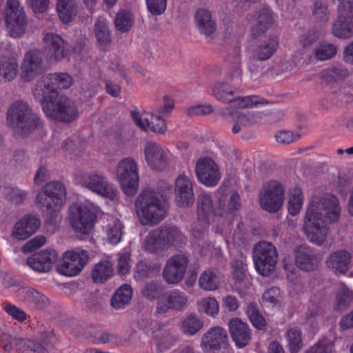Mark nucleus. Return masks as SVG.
Segmentation results:
<instances>
[{
    "instance_id": "obj_1",
    "label": "nucleus",
    "mask_w": 353,
    "mask_h": 353,
    "mask_svg": "<svg viewBox=\"0 0 353 353\" xmlns=\"http://www.w3.org/2000/svg\"><path fill=\"white\" fill-rule=\"evenodd\" d=\"M72 83L73 79L68 73L50 74L37 81L33 95L48 117L65 123L78 117L75 103L57 91V88H68Z\"/></svg>"
},
{
    "instance_id": "obj_44",
    "label": "nucleus",
    "mask_w": 353,
    "mask_h": 353,
    "mask_svg": "<svg viewBox=\"0 0 353 353\" xmlns=\"http://www.w3.org/2000/svg\"><path fill=\"white\" fill-rule=\"evenodd\" d=\"M94 34L99 45L106 47L111 43L110 32L107 23L99 19L94 24Z\"/></svg>"
},
{
    "instance_id": "obj_22",
    "label": "nucleus",
    "mask_w": 353,
    "mask_h": 353,
    "mask_svg": "<svg viewBox=\"0 0 353 353\" xmlns=\"http://www.w3.org/2000/svg\"><path fill=\"white\" fill-rule=\"evenodd\" d=\"M57 259L58 254L54 250L47 249L34 253L28 258L27 264L35 271L47 272L51 270Z\"/></svg>"
},
{
    "instance_id": "obj_19",
    "label": "nucleus",
    "mask_w": 353,
    "mask_h": 353,
    "mask_svg": "<svg viewBox=\"0 0 353 353\" xmlns=\"http://www.w3.org/2000/svg\"><path fill=\"white\" fill-rule=\"evenodd\" d=\"M174 201L179 207L186 208L194 202L192 184L185 175L178 176L174 184Z\"/></svg>"
},
{
    "instance_id": "obj_28",
    "label": "nucleus",
    "mask_w": 353,
    "mask_h": 353,
    "mask_svg": "<svg viewBox=\"0 0 353 353\" xmlns=\"http://www.w3.org/2000/svg\"><path fill=\"white\" fill-rule=\"evenodd\" d=\"M272 23L271 11L268 7H263L256 12L255 19L250 30L251 35L256 39L263 35Z\"/></svg>"
},
{
    "instance_id": "obj_61",
    "label": "nucleus",
    "mask_w": 353,
    "mask_h": 353,
    "mask_svg": "<svg viewBox=\"0 0 353 353\" xmlns=\"http://www.w3.org/2000/svg\"><path fill=\"white\" fill-rule=\"evenodd\" d=\"M300 136L290 131H281L276 135V139L281 144H290L299 139Z\"/></svg>"
},
{
    "instance_id": "obj_34",
    "label": "nucleus",
    "mask_w": 353,
    "mask_h": 353,
    "mask_svg": "<svg viewBox=\"0 0 353 353\" xmlns=\"http://www.w3.org/2000/svg\"><path fill=\"white\" fill-rule=\"evenodd\" d=\"M112 264L109 261L97 263L92 271V279L95 283H103L112 275Z\"/></svg>"
},
{
    "instance_id": "obj_18",
    "label": "nucleus",
    "mask_w": 353,
    "mask_h": 353,
    "mask_svg": "<svg viewBox=\"0 0 353 353\" xmlns=\"http://www.w3.org/2000/svg\"><path fill=\"white\" fill-rule=\"evenodd\" d=\"M43 41L50 57L57 61L67 58L71 54L72 46L59 34L47 33Z\"/></svg>"
},
{
    "instance_id": "obj_39",
    "label": "nucleus",
    "mask_w": 353,
    "mask_h": 353,
    "mask_svg": "<svg viewBox=\"0 0 353 353\" xmlns=\"http://www.w3.org/2000/svg\"><path fill=\"white\" fill-rule=\"evenodd\" d=\"M214 208L210 194L202 193L197 197V214L199 219H207L214 214Z\"/></svg>"
},
{
    "instance_id": "obj_60",
    "label": "nucleus",
    "mask_w": 353,
    "mask_h": 353,
    "mask_svg": "<svg viewBox=\"0 0 353 353\" xmlns=\"http://www.w3.org/2000/svg\"><path fill=\"white\" fill-rule=\"evenodd\" d=\"M5 311L19 321H23L27 318V315L23 310L10 303L5 306Z\"/></svg>"
},
{
    "instance_id": "obj_40",
    "label": "nucleus",
    "mask_w": 353,
    "mask_h": 353,
    "mask_svg": "<svg viewBox=\"0 0 353 353\" xmlns=\"http://www.w3.org/2000/svg\"><path fill=\"white\" fill-rule=\"evenodd\" d=\"M163 292L164 286L157 281L146 282L141 290L142 296L149 301L159 299Z\"/></svg>"
},
{
    "instance_id": "obj_12",
    "label": "nucleus",
    "mask_w": 353,
    "mask_h": 353,
    "mask_svg": "<svg viewBox=\"0 0 353 353\" xmlns=\"http://www.w3.org/2000/svg\"><path fill=\"white\" fill-rule=\"evenodd\" d=\"M95 219V214L85 205L73 204L70 208V224L76 232L82 234L90 233Z\"/></svg>"
},
{
    "instance_id": "obj_33",
    "label": "nucleus",
    "mask_w": 353,
    "mask_h": 353,
    "mask_svg": "<svg viewBox=\"0 0 353 353\" xmlns=\"http://www.w3.org/2000/svg\"><path fill=\"white\" fill-rule=\"evenodd\" d=\"M132 296V290L128 284H123L113 294L110 304L114 309L119 310L127 305Z\"/></svg>"
},
{
    "instance_id": "obj_41",
    "label": "nucleus",
    "mask_w": 353,
    "mask_h": 353,
    "mask_svg": "<svg viewBox=\"0 0 353 353\" xmlns=\"http://www.w3.org/2000/svg\"><path fill=\"white\" fill-rule=\"evenodd\" d=\"M161 264L147 261H139L134 269V276L137 279H143L151 276L154 272H159Z\"/></svg>"
},
{
    "instance_id": "obj_15",
    "label": "nucleus",
    "mask_w": 353,
    "mask_h": 353,
    "mask_svg": "<svg viewBox=\"0 0 353 353\" xmlns=\"http://www.w3.org/2000/svg\"><path fill=\"white\" fill-rule=\"evenodd\" d=\"M85 187L93 192L111 200L114 199L118 191L106 176L97 172L90 174L85 181Z\"/></svg>"
},
{
    "instance_id": "obj_64",
    "label": "nucleus",
    "mask_w": 353,
    "mask_h": 353,
    "mask_svg": "<svg viewBox=\"0 0 353 353\" xmlns=\"http://www.w3.org/2000/svg\"><path fill=\"white\" fill-rule=\"evenodd\" d=\"M319 38V34L316 31L310 30L301 37L300 42L304 49L308 48L314 43Z\"/></svg>"
},
{
    "instance_id": "obj_31",
    "label": "nucleus",
    "mask_w": 353,
    "mask_h": 353,
    "mask_svg": "<svg viewBox=\"0 0 353 353\" xmlns=\"http://www.w3.org/2000/svg\"><path fill=\"white\" fill-rule=\"evenodd\" d=\"M332 33L335 37L341 39H346L352 37L353 16L348 14L338 12L337 19L333 23Z\"/></svg>"
},
{
    "instance_id": "obj_25",
    "label": "nucleus",
    "mask_w": 353,
    "mask_h": 353,
    "mask_svg": "<svg viewBox=\"0 0 353 353\" xmlns=\"http://www.w3.org/2000/svg\"><path fill=\"white\" fill-rule=\"evenodd\" d=\"M194 18L199 32L205 37L208 41L214 40L217 35V28L211 12L205 9H199Z\"/></svg>"
},
{
    "instance_id": "obj_51",
    "label": "nucleus",
    "mask_w": 353,
    "mask_h": 353,
    "mask_svg": "<svg viewBox=\"0 0 353 353\" xmlns=\"http://www.w3.org/2000/svg\"><path fill=\"white\" fill-rule=\"evenodd\" d=\"M303 195L302 192L299 188H294L290 193V198L288 201V211L289 213L294 216L297 214L303 204Z\"/></svg>"
},
{
    "instance_id": "obj_7",
    "label": "nucleus",
    "mask_w": 353,
    "mask_h": 353,
    "mask_svg": "<svg viewBox=\"0 0 353 353\" xmlns=\"http://www.w3.org/2000/svg\"><path fill=\"white\" fill-rule=\"evenodd\" d=\"M285 190L278 181H270L263 184L259 193L261 208L270 213L279 211L283 203Z\"/></svg>"
},
{
    "instance_id": "obj_24",
    "label": "nucleus",
    "mask_w": 353,
    "mask_h": 353,
    "mask_svg": "<svg viewBox=\"0 0 353 353\" xmlns=\"http://www.w3.org/2000/svg\"><path fill=\"white\" fill-rule=\"evenodd\" d=\"M352 254L345 250L332 252L326 258L325 265L335 274H345L350 269Z\"/></svg>"
},
{
    "instance_id": "obj_5",
    "label": "nucleus",
    "mask_w": 353,
    "mask_h": 353,
    "mask_svg": "<svg viewBox=\"0 0 353 353\" xmlns=\"http://www.w3.org/2000/svg\"><path fill=\"white\" fill-rule=\"evenodd\" d=\"M182 234L174 225H161L151 230L145 239L144 250L150 253L162 251L181 241Z\"/></svg>"
},
{
    "instance_id": "obj_52",
    "label": "nucleus",
    "mask_w": 353,
    "mask_h": 353,
    "mask_svg": "<svg viewBox=\"0 0 353 353\" xmlns=\"http://www.w3.org/2000/svg\"><path fill=\"white\" fill-rule=\"evenodd\" d=\"M337 48L331 43L320 44L315 48L314 57L321 61L332 58L336 53Z\"/></svg>"
},
{
    "instance_id": "obj_55",
    "label": "nucleus",
    "mask_w": 353,
    "mask_h": 353,
    "mask_svg": "<svg viewBox=\"0 0 353 353\" xmlns=\"http://www.w3.org/2000/svg\"><path fill=\"white\" fill-rule=\"evenodd\" d=\"M232 267L233 278L235 279L236 283H241L243 282L247 278L245 272L243 261L241 259L235 260L233 262Z\"/></svg>"
},
{
    "instance_id": "obj_36",
    "label": "nucleus",
    "mask_w": 353,
    "mask_h": 353,
    "mask_svg": "<svg viewBox=\"0 0 353 353\" xmlns=\"http://www.w3.org/2000/svg\"><path fill=\"white\" fill-rule=\"evenodd\" d=\"M57 10L61 21L67 23L76 15V3L74 0H58Z\"/></svg>"
},
{
    "instance_id": "obj_35",
    "label": "nucleus",
    "mask_w": 353,
    "mask_h": 353,
    "mask_svg": "<svg viewBox=\"0 0 353 353\" xmlns=\"http://www.w3.org/2000/svg\"><path fill=\"white\" fill-rule=\"evenodd\" d=\"M36 202L41 208H45L46 212L53 216H56V212L63 205V200L60 199L59 203H55V197L53 195L39 192Z\"/></svg>"
},
{
    "instance_id": "obj_56",
    "label": "nucleus",
    "mask_w": 353,
    "mask_h": 353,
    "mask_svg": "<svg viewBox=\"0 0 353 353\" xmlns=\"http://www.w3.org/2000/svg\"><path fill=\"white\" fill-rule=\"evenodd\" d=\"M149 12L154 15H159L166 9V0H146Z\"/></svg>"
},
{
    "instance_id": "obj_57",
    "label": "nucleus",
    "mask_w": 353,
    "mask_h": 353,
    "mask_svg": "<svg viewBox=\"0 0 353 353\" xmlns=\"http://www.w3.org/2000/svg\"><path fill=\"white\" fill-rule=\"evenodd\" d=\"M46 241L44 236H37L28 241L22 248L21 251L24 253L32 252L34 250L42 246Z\"/></svg>"
},
{
    "instance_id": "obj_48",
    "label": "nucleus",
    "mask_w": 353,
    "mask_h": 353,
    "mask_svg": "<svg viewBox=\"0 0 353 353\" xmlns=\"http://www.w3.org/2000/svg\"><path fill=\"white\" fill-rule=\"evenodd\" d=\"M16 347L21 353H48L40 343L28 339L17 341Z\"/></svg>"
},
{
    "instance_id": "obj_42",
    "label": "nucleus",
    "mask_w": 353,
    "mask_h": 353,
    "mask_svg": "<svg viewBox=\"0 0 353 353\" xmlns=\"http://www.w3.org/2000/svg\"><path fill=\"white\" fill-rule=\"evenodd\" d=\"M24 294L26 299L39 310L45 309L50 303L47 296L34 288L25 289Z\"/></svg>"
},
{
    "instance_id": "obj_45",
    "label": "nucleus",
    "mask_w": 353,
    "mask_h": 353,
    "mask_svg": "<svg viewBox=\"0 0 353 353\" xmlns=\"http://www.w3.org/2000/svg\"><path fill=\"white\" fill-rule=\"evenodd\" d=\"M18 72L16 61L8 59H0V79L10 81L14 79Z\"/></svg>"
},
{
    "instance_id": "obj_17",
    "label": "nucleus",
    "mask_w": 353,
    "mask_h": 353,
    "mask_svg": "<svg viewBox=\"0 0 353 353\" xmlns=\"http://www.w3.org/2000/svg\"><path fill=\"white\" fill-rule=\"evenodd\" d=\"M43 54L38 50L28 52L21 65L22 77L26 81L43 72Z\"/></svg>"
},
{
    "instance_id": "obj_59",
    "label": "nucleus",
    "mask_w": 353,
    "mask_h": 353,
    "mask_svg": "<svg viewBox=\"0 0 353 353\" xmlns=\"http://www.w3.org/2000/svg\"><path fill=\"white\" fill-rule=\"evenodd\" d=\"M280 289L277 287H272L267 290L263 294V300L265 302L276 305L279 301Z\"/></svg>"
},
{
    "instance_id": "obj_26",
    "label": "nucleus",
    "mask_w": 353,
    "mask_h": 353,
    "mask_svg": "<svg viewBox=\"0 0 353 353\" xmlns=\"http://www.w3.org/2000/svg\"><path fill=\"white\" fill-rule=\"evenodd\" d=\"M40 221L35 215H26L15 223L12 236L19 240H25L36 232Z\"/></svg>"
},
{
    "instance_id": "obj_49",
    "label": "nucleus",
    "mask_w": 353,
    "mask_h": 353,
    "mask_svg": "<svg viewBox=\"0 0 353 353\" xmlns=\"http://www.w3.org/2000/svg\"><path fill=\"white\" fill-rule=\"evenodd\" d=\"M147 129L149 128L151 131L159 133L165 134L167 130V125L165 121L161 118V116L154 114H150L147 117L144 118Z\"/></svg>"
},
{
    "instance_id": "obj_21",
    "label": "nucleus",
    "mask_w": 353,
    "mask_h": 353,
    "mask_svg": "<svg viewBox=\"0 0 353 353\" xmlns=\"http://www.w3.org/2000/svg\"><path fill=\"white\" fill-rule=\"evenodd\" d=\"M188 297L179 290H174L164 294L163 298L158 301L156 311L157 314H164L169 309L181 310L186 305Z\"/></svg>"
},
{
    "instance_id": "obj_23",
    "label": "nucleus",
    "mask_w": 353,
    "mask_h": 353,
    "mask_svg": "<svg viewBox=\"0 0 353 353\" xmlns=\"http://www.w3.org/2000/svg\"><path fill=\"white\" fill-rule=\"evenodd\" d=\"M145 156L149 166L156 170H163L168 165V156L160 145L148 142L145 146Z\"/></svg>"
},
{
    "instance_id": "obj_2",
    "label": "nucleus",
    "mask_w": 353,
    "mask_h": 353,
    "mask_svg": "<svg viewBox=\"0 0 353 353\" xmlns=\"http://www.w3.org/2000/svg\"><path fill=\"white\" fill-rule=\"evenodd\" d=\"M322 211L330 223L338 222L341 210L336 196L332 194L313 196L305 213L303 231L310 241L318 245L326 241L328 233Z\"/></svg>"
},
{
    "instance_id": "obj_32",
    "label": "nucleus",
    "mask_w": 353,
    "mask_h": 353,
    "mask_svg": "<svg viewBox=\"0 0 353 353\" xmlns=\"http://www.w3.org/2000/svg\"><path fill=\"white\" fill-rule=\"evenodd\" d=\"M279 41L276 38H269L260 43L253 50L252 56L261 61L269 59L276 51Z\"/></svg>"
},
{
    "instance_id": "obj_63",
    "label": "nucleus",
    "mask_w": 353,
    "mask_h": 353,
    "mask_svg": "<svg viewBox=\"0 0 353 353\" xmlns=\"http://www.w3.org/2000/svg\"><path fill=\"white\" fill-rule=\"evenodd\" d=\"M121 224H114L108 231V239L112 244H117L121 238Z\"/></svg>"
},
{
    "instance_id": "obj_27",
    "label": "nucleus",
    "mask_w": 353,
    "mask_h": 353,
    "mask_svg": "<svg viewBox=\"0 0 353 353\" xmlns=\"http://www.w3.org/2000/svg\"><path fill=\"white\" fill-rule=\"evenodd\" d=\"M232 339L239 347L246 346L251 339V332L247 323L238 318H233L228 323Z\"/></svg>"
},
{
    "instance_id": "obj_53",
    "label": "nucleus",
    "mask_w": 353,
    "mask_h": 353,
    "mask_svg": "<svg viewBox=\"0 0 353 353\" xmlns=\"http://www.w3.org/2000/svg\"><path fill=\"white\" fill-rule=\"evenodd\" d=\"M352 299L350 290L345 287L342 288L336 294L334 310L339 311L345 310L350 305Z\"/></svg>"
},
{
    "instance_id": "obj_11",
    "label": "nucleus",
    "mask_w": 353,
    "mask_h": 353,
    "mask_svg": "<svg viewBox=\"0 0 353 353\" xmlns=\"http://www.w3.org/2000/svg\"><path fill=\"white\" fill-rule=\"evenodd\" d=\"M189 263L188 255L179 253L170 256L165 262L162 276L168 284H177L183 279Z\"/></svg>"
},
{
    "instance_id": "obj_43",
    "label": "nucleus",
    "mask_w": 353,
    "mask_h": 353,
    "mask_svg": "<svg viewBox=\"0 0 353 353\" xmlns=\"http://www.w3.org/2000/svg\"><path fill=\"white\" fill-rule=\"evenodd\" d=\"M114 22L118 31L128 32L134 24L133 15L125 10H121L116 14Z\"/></svg>"
},
{
    "instance_id": "obj_9",
    "label": "nucleus",
    "mask_w": 353,
    "mask_h": 353,
    "mask_svg": "<svg viewBox=\"0 0 353 353\" xmlns=\"http://www.w3.org/2000/svg\"><path fill=\"white\" fill-rule=\"evenodd\" d=\"M227 61L232 64V68L229 76L232 79H256L263 70V67L259 63V60L251 56L243 69L240 67V50H235L234 55H229Z\"/></svg>"
},
{
    "instance_id": "obj_47",
    "label": "nucleus",
    "mask_w": 353,
    "mask_h": 353,
    "mask_svg": "<svg viewBox=\"0 0 353 353\" xmlns=\"http://www.w3.org/2000/svg\"><path fill=\"white\" fill-rule=\"evenodd\" d=\"M41 192L53 195L55 197V203H59L60 199L64 200L66 196V189L60 181H52L48 183L42 188Z\"/></svg>"
},
{
    "instance_id": "obj_4",
    "label": "nucleus",
    "mask_w": 353,
    "mask_h": 353,
    "mask_svg": "<svg viewBox=\"0 0 353 353\" xmlns=\"http://www.w3.org/2000/svg\"><path fill=\"white\" fill-rule=\"evenodd\" d=\"M7 122L19 134L26 137L41 126L39 116L28 103L19 101L14 103L7 112Z\"/></svg>"
},
{
    "instance_id": "obj_54",
    "label": "nucleus",
    "mask_w": 353,
    "mask_h": 353,
    "mask_svg": "<svg viewBox=\"0 0 353 353\" xmlns=\"http://www.w3.org/2000/svg\"><path fill=\"white\" fill-rule=\"evenodd\" d=\"M199 310L206 314L214 316L219 312V303L214 298L204 299L199 303Z\"/></svg>"
},
{
    "instance_id": "obj_13",
    "label": "nucleus",
    "mask_w": 353,
    "mask_h": 353,
    "mask_svg": "<svg viewBox=\"0 0 353 353\" xmlns=\"http://www.w3.org/2000/svg\"><path fill=\"white\" fill-rule=\"evenodd\" d=\"M88 254L85 250H71L65 252L63 262L57 270L59 273L68 276L78 274L88 261Z\"/></svg>"
},
{
    "instance_id": "obj_46",
    "label": "nucleus",
    "mask_w": 353,
    "mask_h": 353,
    "mask_svg": "<svg viewBox=\"0 0 353 353\" xmlns=\"http://www.w3.org/2000/svg\"><path fill=\"white\" fill-rule=\"evenodd\" d=\"M247 315L252 325L258 330L265 329L266 321L261 314L257 303L250 302L247 306Z\"/></svg>"
},
{
    "instance_id": "obj_20",
    "label": "nucleus",
    "mask_w": 353,
    "mask_h": 353,
    "mask_svg": "<svg viewBox=\"0 0 353 353\" xmlns=\"http://www.w3.org/2000/svg\"><path fill=\"white\" fill-rule=\"evenodd\" d=\"M212 93L217 100L223 103L239 102L238 107L240 108L249 107L245 99L239 97L238 90L226 82L216 81L212 87Z\"/></svg>"
},
{
    "instance_id": "obj_10",
    "label": "nucleus",
    "mask_w": 353,
    "mask_h": 353,
    "mask_svg": "<svg viewBox=\"0 0 353 353\" xmlns=\"http://www.w3.org/2000/svg\"><path fill=\"white\" fill-rule=\"evenodd\" d=\"M5 19L11 37H19L25 32L27 20L18 0L7 1Z\"/></svg>"
},
{
    "instance_id": "obj_38",
    "label": "nucleus",
    "mask_w": 353,
    "mask_h": 353,
    "mask_svg": "<svg viewBox=\"0 0 353 353\" xmlns=\"http://www.w3.org/2000/svg\"><path fill=\"white\" fill-rule=\"evenodd\" d=\"M203 326V319L194 314H190L183 320L181 329L185 334L192 336L199 332Z\"/></svg>"
},
{
    "instance_id": "obj_29",
    "label": "nucleus",
    "mask_w": 353,
    "mask_h": 353,
    "mask_svg": "<svg viewBox=\"0 0 353 353\" xmlns=\"http://www.w3.org/2000/svg\"><path fill=\"white\" fill-rule=\"evenodd\" d=\"M295 262L301 270L306 272L316 270L319 261L317 256L309 248L299 247L296 250Z\"/></svg>"
},
{
    "instance_id": "obj_50",
    "label": "nucleus",
    "mask_w": 353,
    "mask_h": 353,
    "mask_svg": "<svg viewBox=\"0 0 353 353\" xmlns=\"http://www.w3.org/2000/svg\"><path fill=\"white\" fill-rule=\"evenodd\" d=\"M288 346L292 353H297L303 347L301 330L297 328H290L287 332Z\"/></svg>"
},
{
    "instance_id": "obj_30",
    "label": "nucleus",
    "mask_w": 353,
    "mask_h": 353,
    "mask_svg": "<svg viewBox=\"0 0 353 353\" xmlns=\"http://www.w3.org/2000/svg\"><path fill=\"white\" fill-rule=\"evenodd\" d=\"M227 188L221 187L218 190L219 214L223 216L225 212L233 213L240 206V198L236 192H232L230 196L227 194Z\"/></svg>"
},
{
    "instance_id": "obj_37",
    "label": "nucleus",
    "mask_w": 353,
    "mask_h": 353,
    "mask_svg": "<svg viewBox=\"0 0 353 353\" xmlns=\"http://www.w3.org/2000/svg\"><path fill=\"white\" fill-rule=\"evenodd\" d=\"M199 285L204 290L214 291L219 288L220 279L213 269L208 268L201 274Z\"/></svg>"
},
{
    "instance_id": "obj_8",
    "label": "nucleus",
    "mask_w": 353,
    "mask_h": 353,
    "mask_svg": "<svg viewBox=\"0 0 353 353\" xmlns=\"http://www.w3.org/2000/svg\"><path fill=\"white\" fill-rule=\"evenodd\" d=\"M117 176L125 194L134 195L139 183L138 168L132 158H125L119 161L117 168Z\"/></svg>"
},
{
    "instance_id": "obj_3",
    "label": "nucleus",
    "mask_w": 353,
    "mask_h": 353,
    "mask_svg": "<svg viewBox=\"0 0 353 353\" xmlns=\"http://www.w3.org/2000/svg\"><path fill=\"white\" fill-rule=\"evenodd\" d=\"M135 208L140 223L154 226L167 216L169 203L161 191L148 188L137 197Z\"/></svg>"
},
{
    "instance_id": "obj_14",
    "label": "nucleus",
    "mask_w": 353,
    "mask_h": 353,
    "mask_svg": "<svg viewBox=\"0 0 353 353\" xmlns=\"http://www.w3.org/2000/svg\"><path fill=\"white\" fill-rule=\"evenodd\" d=\"M228 345L227 331L219 326L210 328L203 335L201 347L206 353H217Z\"/></svg>"
},
{
    "instance_id": "obj_58",
    "label": "nucleus",
    "mask_w": 353,
    "mask_h": 353,
    "mask_svg": "<svg viewBox=\"0 0 353 353\" xmlns=\"http://www.w3.org/2000/svg\"><path fill=\"white\" fill-rule=\"evenodd\" d=\"M213 112V108L211 105H197L190 108L187 114L190 117H196L201 115H206Z\"/></svg>"
},
{
    "instance_id": "obj_62",
    "label": "nucleus",
    "mask_w": 353,
    "mask_h": 353,
    "mask_svg": "<svg viewBox=\"0 0 353 353\" xmlns=\"http://www.w3.org/2000/svg\"><path fill=\"white\" fill-rule=\"evenodd\" d=\"M6 197L10 201L19 204L21 203L26 197V192L18 188H11L6 194Z\"/></svg>"
},
{
    "instance_id": "obj_16",
    "label": "nucleus",
    "mask_w": 353,
    "mask_h": 353,
    "mask_svg": "<svg viewBox=\"0 0 353 353\" xmlns=\"http://www.w3.org/2000/svg\"><path fill=\"white\" fill-rule=\"evenodd\" d=\"M196 174L199 181L207 186H214L220 180L218 165L210 158L200 159L196 165Z\"/></svg>"
},
{
    "instance_id": "obj_6",
    "label": "nucleus",
    "mask_w": 353,
    "mask_h": 353,
    "mask_svg": "<svg viewBox=\"0 0 353 353\" xmlns=\"http://www.w3.org/2000/svg\"><path fill=\"white\" fill-rule=\"evenodd\" d=\"M256 270L262 276H269L277 263L278 253L275 246L268 241H260L253 248Z\"/></svg>"
}]
</instances>
